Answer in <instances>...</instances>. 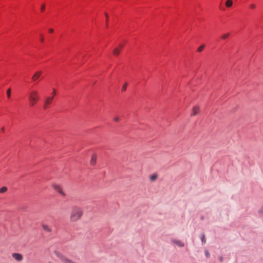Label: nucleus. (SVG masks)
Listing matches in <instances>:
<instances>
[{
  "mask_svg": "<svg viewBox=\"0 0 263 263\" xmlns=\"http://www.w3.org/2000/svg\"><path fill=\"white\" fill-rule=\"evenodd\" d=\"M82 215V210L80 207L74 206L71 212L70 220L72 222L77 221L80 219Z\"/></svg>",
  "mask_w": 263,
  "mask_h": 263,
  "instance_id": "obj_1",
  "label": "nucleus"
},
{
  "mask_svg": "<svg viewBox=\"0 0 263 263\" xmlns=\"http://www.w3.org/2000/svg\"><path fill=\"white\" fill-rule=\"evenodd\" d=\"M40 100V96L37 90H32L28 93V101L30 106H33Z\"/></svg>",
  "mask_w": 263,
  "mask_h": 263,
  "instance_id": "obj_2",
  "label": "nucleus"
},
{
  "mask_svg": "<svg viewBox=\"0 0 263 263\" xmlns=\"http://www.w3.org/2000/svg\"><path fill=\"white\" fill-rule=\"evenodd\" d=\"M200 111V107L199 106H195L193 107L190 116L193 117L198 115Z\"/></svg>",
  "mask_w": 263,
  "mask_h": 263,
  "instance_id": "obj_3",
  "label": "nucleus"
},
{
  "mask_svg": "<svg viewBox=\"0 0 263 263\" xmlns=\"http://www.w3.org/2000/svg\"><path fill=\"white\" fill-rule=\"evenodd\" d=\"M42 71H37L35 72L31 77L32 82H35L38 80H39L41 77L42 76Z\"/></svg>",
  "mask_w": 263,
  "mask_h": 263,
  "instance_id": "obj_4",
  "label": "nucleus"
},
{
  "mask_svg": "<svg viewBox=\"0 0 263 263\" xmlns=\"http://www.w3.org/2000/svg\"><path fill=\"white\" fill-rule=\"evenodd\" d=\"M52 186L54 189V190L56 191H57L59 194H60L62 196H66V194L63 191L61 185L59 184H54L52 185Z\"/></svg>",
  "mask_w": 263,
  "mask_h": 263,
  "instance_id": "obj_5",
  "label": "nucleus"
},
{
  "mask_svg": "<svg viewBox=\"0 0 263 263\" xmlns=\"http://www.w3.org/2000/svg\"><path fill=\"white\" fill-rule=\"evenodd\" d=\"M53 97H47L44 101V109H46L49 104L52 103Z\"/></svg>",
  "mask_w": 263,
  "mask_h": 263,
  "instance_id": "obj_6",
  "label": "nucleus"
},
{
  "mask_svg": "<svg viewBox=\"0 0 263 263\" xmlns=\"http://www.w3.org/2000/svg\"><path fill=\"white\" fill-rule=\"evenodd\" d=\"M171 241L172 243L177 245L179 247H183L184 246V243L181 240H179L173 239L171 240Z\"/></svg>",
  "mask_w": 263,
  "mask_h": 263,
  "instance_id": "obj_7",
  "label": "nucleus"
},
{
  "mask_svg": "<svg viewBox=\"0 0 263 263\" xmlns=\"http://www.w3.org/2000/svg\"><path fill=\"white\" fill-rule=\"evenodd\" d=\"M12 256L17 261H20L23 259V256L17 253H14L12 254Z\"/></svg>",
  "mask_w": 263,
  "mask_h": 263,
  "instance_id": "obj_8",
  "label": "nucleus"
},
{
  "mask_svg": "<svg viewBox=\"0 0 263 263\" xmlns=\"http://www.w3.org/2000/svg\"><path fill=\"white\" fill-rule=\"evenodd\" d=\"M121 120V117L119 115H116L113 116L112 121L116 123L120 122Z\"/></svg>",
  "mask_w": 263,
  "mask_h": 263,
  "instance_id": "obj_9",
  "label": "nucleus"
},
{
  "mask_svg": "<svg viewBox=\"0 0 263 263\" xmlns=\"http://www.w3.org/2000/svg\"><path fill=\"white\" fill-rule=\"evenodd\" d=\"M233 2L232 0H227L226 2V6L228 8L231 7L233 5Z\"/></svg>",
  "mask_w": 263,
  "mask_h": 263,
  "instance_id": "obj_10",
  "label": "nucleus"
},
{
  "mask_svg": "<svg viewBox=\"0 0 263 263\" xmlns=\"http://www.w3.org/2000/svg\"><path fill=\"white\" fill-rule=\"evenodd\" d=\"M120 51H121V50L118 48H115L114 50H113V54L116 55V56H118L119 55L120 53Z\"/></svg>",
  "mask_w": 263,
  "mask_h": 263,
  "instance_id": "obj_11",
  "label": "nucleus"
},
{
  "mask_svg": "<svg viewBox=\"0 0 263 263\" xmlns=\"http://www.w3.org/2000/svg\"><path fill=\"white\" fill-rule=\"evenodd\" d=\"M96 156L93 155L91 157V160H90V164L92 165H95L96 162Z\"/></svg>",
  "mask_w": 263,
  "mask_h": 263,
  "instance_id": "obj_12",
  "label": "nucleus"
},
{
  "mask_svg": "<svg viewBox=\"0 0 263 263\" xmlns=\"http://www.w3.org/2000/svg\"><path fill=\"white\" fill-rule=\"evenodd\" d=\"M158 178V175L156 174H154L149 177L150 180L151 181H155Z\"/></svg>",
  "mask_w": 263,
  "mask_h": 263,
  "instance_id": "obj_13",
  "label": "nucleus"
},
{
  "mask_svg": "<svg viewBox=\"0 0 263 263\" xmlns=\"http://www.w3.org/2000/svg\"><path fill=\"white\" fill-rule=\"evenodd\" d=\"M42 228L43 229V230L45 231H47V232H51V229L46 224H43L42 225Z\"/></svg>",
  "mask_w": 263,
  "mask_h": 263,
  "instance_id": "obj_14",
  "label": "nucleus"
},
{
  "mask_svg": "<svg viewBox=\"0 0 263 263\" xmlns=\"http://www.w3.org/2000/svg\"><path fill=\"white\" fill-rule=\"evenodd\" d=\"M230 35V33H224L223 35H222L221 37V39H222V40H226L227 38H228Z\"/></svg>",
  "mask_w": 263,
  "mask_h": 263,
  "instance_id": "obj_15",
  "label": "nucleus"
},
{
  "mask_svg": "<svg viewBox=\"0 0 263 263\" xmlns=\"http://www.w3.org/2000/svg\"><path fill=\"white\" fill-rule=\"evenodd\" d=\"M258 213L260 217H263V205L258 211Z\"/></svg>",
  "mask_w": 263,
  "mask_h": 263,
  "instance_id": "obj_16",
  "label": "nucleus"
},
{
  "mask_svg": "<svg viewBox=\"0 0 263 263\" xmlns=\"http://www.w3.org/2000/svg\"><path fill=\"white\" fill-rule=\"evenodd\" d=\"M202 244H204L206 242V239L205 238V235L204 234H202L200 236Z\"/></svg>",
  "mask_w": 263,
  "mask_h": 263,
  "instance_id": "obj_17",
  "label": "nucleus"
},
{
  "mask_svg": "<svg viewBox=\"0 0 263 263\" xmlns=\"http://www.w3.org/2000/svg\"><path fill=\"white\" fill-rule=\"evenodd\" d=\"M7 191V187L6 186H3L0 189V193H3Z\"/></svg>",
  "mask_w": 263,
  "mask_h": 263,
  "instance_id": "obj_18",
  "label": "nucleus"
},
{
  "mask_svg": "<svg viewBox=\"0 0 263 263\" xmlns=\"http://www.w3.org/2000/svg\"><path fill=\"white\" fill-rule=\"evenodd\" d=\"M7 96L8 98H9V99L11 97V89L10 88L8 89L7 90Z\"/></svg>",
  "mask_w": 263,
  "mask_h": 263,
  "instance_id": "obj_19",
  "label": "nucleus"
},
{
  "mask_svg": "<svg viewBox=\"0 0 263 263\" xmlns=\"http://www.w3.org/2000/svg\"><path fill=\"white\" fill-rule=\"evenodd\" d=\"M204 48V45H201L199 46L198 48V52H201Z\"/></svg>",
  "mask_w": 263,
  "mask_h": 263,
  "instance_id": "obj_20",
  "label": "nucleus"
},
{
  "mask_svg": "<svg viewBox=\"0 0 263 263\" xmlns=\"http://www.w3.org/2000/svg\"><path fill=\"white\" fill-rule=\"evenodd\" d=\"M250 8L251 9H254L256 8V5L255 4H251L250 5Z\"/></svg>",
  "mask_w": 263,
  "mask_h": 263,
  "instance_id": "obj_21",
  "label": "nucleus"
},
{
  "mask_svg": "<svg viewBox=\"0 0 263 263\" xmlns=\"http://www.w3.org/2000/svg\"><path fill=\"white\" fill-rule=\"evenodd\" d=\"M105 15L106 19V27H108L107 22L108 21V14L107 13H105Z\"/></svg>",
  "mask_w": 263,
  "mask_h": 263,
  "instance_id": "obj_22",
  "label": "nucleus"
},
{
  "mask_svg": "<svg viewBox=\"0 0 263 263\" xmlns=\"http://www.w3.org/2000/svg\"><path fill=\"white\" fill-rule=\"evenodd\" d=\"M127 83H125L122 87V91H125L126 89V87H127Z\"/></svg>",
  "mask_w": 263,
  "mask_h": 263,
  "instance_id": "obj_23",
  "label": "nucleus"
},
{
  "mask_svg": "<svg viewBox=\"0 0 263 263\" xmlns=\"http://www.w3.org/2000/svg\"><path fill=\"white\" fill-rule=\"evenodd\" d=\"M205 255L206 257L208 258H209L210 257V254L208 250L205 251Z\"/></svg>",
  "mask_w": 263,
  "mask_h": 263,
  "instance_id": "obj_24",
  "label": "nucleus"
},
{
  "mask_svg": "<svg viewBox=\"0 0 263 263\" xmlns=\"http://www.w3.org/2000/svg\"><path fill=\"white\" fill-rule=\"evenodd\" d=\"M45 9V4H43V5L42 6V7H41V11H44Z\"/></svg>",
  "mask_w": 263,
  "mask_h": 263,
  "instance_id": "obj_25",
  "label": "nucleus"
},
{
  "mask_svg": "<svg viewBox=\"0 0 263 263\" xmlns=\"http://www.w3.org/2000/svg\"><path fill=\"white\" fill-rule=\"evenodd\" d=\"M41 41L42 42H43L44 41V39H43V35L42 34H41Z\"/></svg>",
  "mask_w": 263,
  "mask_h": 263,
  "instance_id": "obj_26",
  "label": "nucleus"
},
{
  "mask_svg": "<svg viewBox=\"0 0 263 263\" xmlns=\"http://www.w3.org/2000/svg\"><path fill=\"white\" fill-rule=\"evenodd\" d=\"M123 46L121 44L119 45L118 48H119L121 50L122 49Z\"/></svg>",
  "mask_w": 263,
  "mask_h": 263,
  "instance_id": "obj_27",
  "label": "nucleus"
},
{
  "mask_svg": "<svg viewBox=\"0 0 263 263\" xmlns=\"http://www.w3.org/2000/svg\"><path fill=\"white\" fill-rule=\"evenodd\" d=\"M49 32L50 33H52V32H53V29H52V28L49 29Z\"/></svg>",
  "mask_w": 263,
  "mask_h": 263,
  "instance_id": "obj_28",
  "label": "nucleus"
},
{
  "mask_svg": "<svg viewBox=\"0 0 263 263\" xmlns=\"http://www.w3.org/2000/svg\"><path fill=\"white\" fill-rule=\"evenodd\" d=\"M219 260H220L221 262H222V261H223V257L220 256V257H219Z\"/></svg>",
  "mask_w": 263,
  "mask_h": 263,
  "instance_id": "obj_29",
  "label": "nucleus"
},
{
  "mask_svg": "<svg viewBox=\"0 0 263 263\" xmlns=\"http://www.w3.org/2000/svg\"><path fill=\"white\" fill-rule=\"evenodd\" d=\"M55 95V89H53V92H52V95H53V96H52V97H54V96Z\"/></svg>",
  "mask_w": 263,
  "mask_h": 263,
  "instance_id": "obj_30",
  "label": "nucleus"
}]
</instances>
